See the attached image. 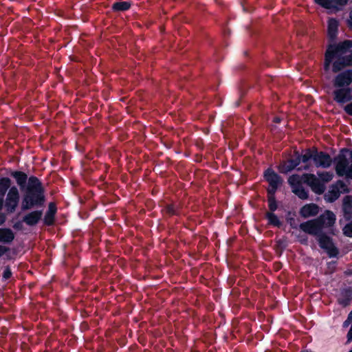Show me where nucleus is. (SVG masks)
Segmentation results:
<instances>
[{
    "label": "nucleus",
    "instance_id": "obj_1",
    "mask_svg": "<svg viewBox=\"0 0 352 352\" xmlns=\"http://www.w3.org/2000/svg\"><path fill=\"white\" fill-rule=\"evenodd\" d=\"M307 167L308 158L306 154L301 157L296 156L283 162L278 167L279 171L282 173H287L294 168H296L298 172L304 170L302 173L293 175L288 179V182L292 186L293 192L302 199L307 198L306 192V188L308 186Z\"/></svg>",
    "mask_w": 352,
    "mask_h": 352
},
{
    "label": "nucleus",
    "instance_id": "obj_2",
    "mask_svg": "<svg viewBox=\"0 0 352 352\" xmlns=\"http://www.w3.org/2000/svg\"><path fill=\"white\" fill-rule=\"evenodd\" d=\"M333 65V72H338L346 66L352 65V41L330 45L325 54V69Z\"/></svg>",
    "mask_w": 352,
    "mask_h": 352
},
{
    "label": "nucleus",
    "instance_id": "obj_3",
    "mask_svg": "<svg viewBox=\"0 0 352 352\" xmlns=\"http://www.w3.org/2000/svg\"><path fill=\"white\" fill-rule=\"evenodd\" d=\"M45 197L43 188L39 180L35 177L28 179L21 201V210H27L43 204Z\"/></svg>",
    "mask_w": 352,
    "mask_h": 352
},
{
    "label": "nucleus",
    "instance_id": "obj_4",
    "mask_svg": "<svg viewBox=\"0 0 352 352\" xmlns=\"http://www.w3.org/2000/svg\"><path fill=\"white\" fill-rule=\"evenodd\" d=\"M352 82V70H348L339 74L335 78L334 86L338 88L335 94V100L344 103L352 99V93L350 89L345 88Z\"/></svg>",
    "mask_w": 352,
    "mask_h": 352
},
{
    "label": "nucleus",
    "instance_id": "obj_5",
    "mask_svg": "<svg viewBox=\"0 0 352 352\" xmlns=\"http://www.w3.org/2000/svg\"><path fill=\"white\" fill-rule=\"evenodd\" d=\"M336 220L335 214L330 210H326L318 219L309 221V234L333 233Z\"/></svg>",
    "mask_w": 352,
    "mask_h": 352
},
{
    "label": "nucleus",
    "instance_id": "obj_6",
    "mask_svg": "<svg viewBox=\"0 0 352 352\" xmlns=\"http://www.w3.org/2000/svg\"><path fill=\"white\" fill-rule=\"evenodd\" d=\"M336 171L339 176H344L352 179V151L349 162L343 155H338L336 159Z\"/></svg>",
    "mask_w": 352,
    "mask_h": 352
},
{
    "label": "nucleus",
    "instance_id": "obj_7",
    "mask_svg": "<svg viewBox=\"0 0 352 352\" xmlns=\"http://www.w3.org/2000/svg\"><path fill=\"white\" fill-rule=\"evenodd\" d=\"M19 191L16 187H11L6 195L4 206L8 212H14L19 203Z\"/></svg>",
    "mask_w": 352,
    "mask_h": 352
},
{
    "label": "nucleus",
    "instance_id": "obj_8",
    "mask_svg": "<svg viewBox=\"0 0 352 352\" xmlns=\"http://www.w3.org/2000/svg\"><path fill=\"white\" fill-rule=\"evenodd\" d=\"M349 192V188L342 181H338L330 186L329 191L325 195V199L329 202L336 201L341 193Z\"/></svg>",
    "mask_w": 352,
    "mask_h": 352
},
{
    "label": "nucleus",
    "instance_id": "obj_9",
    "mask_svg": "<svg viewBox=\"0 0 352 352\" xmlns=\"http://www.w3.org/2000/svg\"><path fill=\"white\" fill-rule=\"evenodd\" d=\"M265 180L269 184L267 190L269 195H274L276 190L282 184L281 178L272 169L268 168L264 173Z\"/></svg>",
    "mask_w": 352,
    "mask_h": 352
},
{
    "label": "nucleus",
    "instance_id": "obj_10",
    "mask_svg": "<svg viewBox=\"0 0 352 352\" xmlns=\"http://www.w3.org/2000/svg\"><path fill=\"white\" fill-rule=\"evenodd\" d=\"M318 241L321 248L326 250L329 256H336L338 251L334 246L331 240L328 237L322 234H318Z\"/></svg>",
    "mask_w": 352,
    "mask_h": 352
},
{
    "label": "nucleus",
    "instance_id": "obj_11",
    "mask_svg": "<svg viewBox=\"0 0 352 352\" xmlns=\"http://www.w3.org/2000/svg\"><path fill=\"white\" fill-rule=\"evenodd\" d=\"M322 7L332 11H338L346 6L350 0H315Z\"/></svg>",
    "mask_w": 352,
    "mask_h": 352
},
{
    "label": "nucleus",
    "instance_id": "obj_12",
    "mask_svg": "<svg viewBox=\"0 0 352 352\" xmlns=\"http://www.w3.org/2000/svg\"><path fill=\"white\" fill-rule=\"evenodd\" d=\"M314 161L316 166L327 168L331 164V159L327 154L322 152L318 153L313 156Z\"/></svg>",
    "mask_w": 352,
    "mask_h": 352
},
{
    "label": "nucleus",
    "instance_id": "obj_13",
    "mask_svg": "<svg viewBox=\"0 0 352 352\" xmlns=\"http://www.w3.org/2000/svg\"><path fill=\"white\" fill-rule=\"evenodd\" d=\"M42 216V212L41 211H33L27 214L23 217V222L27 225L33 226L36 224Z\"/></svg>",
    "mask_w": 352,
    "mask_h": 352
},
{
    "label": "nucleus",
    "instance_id": "obj_14",
    "mask_svg": "<svg viewBox=\"0 0 352 352\" xmlns=\"http://www.w3.org/2000/svg\"><path fill=\"white\" fill-rule=\"evenodd\" d=\"M309 186L317 194H322L325 188L324 184L312 175H309Z\"/></svg>",
    "mask_w": 352,
    "mask_h": 352
},
{
    "label": "nucleus",
    "instance_id": "obj_15",
    "mask_svg": "<svg viewBox=\"0 0 352 352\" xmlns=\"http://www.w3.org/2000/svg\"><path fill=\"white\" fill-rule=\"evenodd\" d=\"M10 184L11 181L9 178L4 177L0 179V208L3 207V197Z\"/></svg>",
    "mask_w": 352,
    "mask_h": 352
},
{
    "label": "nucleus",
    "instance_id": "obj_16",
    "mask_svg": "<svg viewBox=\"0 0 352 352\" xmlns=\"http://www.w3.org/2000/svg\"><path fill=\"white\" fill-rule=\"evenodd\" d=\"M351 300L352 290L350 289L342 292L338 298L339 303L344 307L348 305Z\"/></svg>",
    "mask_w": 352,
    "mask_h": 352
},
{
    "label": "nucleus",
    "instance_id": "obj_17",
    "mask_svg": "<svg viewBox=\"0 0 352 352\" xmlns=\"http://www.w3.org/2000/svg\"><path fill=\"white\" fill-rule=\"evenodd\" d=\"M343 210L344 212L347 217L349 218L352 216V197L346 196L343 199Z\"/></svg>",
    "mask_w": 352,
    "mask_h": 352
},
{
    "label": "nucleus",
    "instance_id": "obj_18",
    "mask_svg": "<svg viewBox=\"0 0 352 352\" xmlns=\"http://www.w3.org/2000/svg\"><path fill=\"white\" fill-rule=\"evenodd\" d=\"M14 239V234L10 229H0V242L9 243Z\"/></svg>",
    "mask_w": 352,
    "mask_h": 352
},
{
    "label": "nucleus",
    "instance_id": "obj_19",
    "mask_svg": "<svg viewBox=\"0 0 352 352\" xmlns=\"http://www.w3.org/2000/svg\"><path fill=\"white\" fill-rule=\"evenodd\" d=\"M338 22L334 19H330L328 21V34L331 38H333L338 31Z\"/></svg>",
    "mask_w": 352,
    "mask_h": 352
},
{
    "label": "nucleus",
    "instance_id": "obj_20",
    "mask_svg": "<svg viewBox=\"0 0 352 352\" xmlns=\"http://www.w3.org/2000/svg\"><path fill=\"white\" fill-rule=\"evenodd\" d=\"M12 175L16 179L17 184L22 187L24 186L26 180H27V175L20 171H15L12 173Z\"/></svg>",
    "mask_w": 352,
    "mask_h": 352
},
{
    "label": "nucleus",
    "instance_id": "obj_21",
    "mask_svg": "<svg viewBox=\"0 0 352 352\" xmlns=\"http://www.w3.org/2000/svg\"><path fill=\"white\" fill-rule=\"evenodd\" d=\"M266 218L268 220L269 224L276 227H280L281 226V222L280 221L277 216L274 213L267 212L266 214Z\"/></svg>",
    "mask_w": 352,
    "mask_h": 352
},
{
    "label": "nucleus",
    "instance_id": "obj_22",
    "mask_svg": "<svg viewBox=\"0 0 352 352\" xmlns=\"http://www.w3.org/2000/svg\"><path fill=\"white\" fill-rule=\"evenodd\" d=\"M131 3L127 1L117 2L113 5V9L117 11H124L128 10Z\"/></svg>",
    "mask_w": 352,
    "mask_h": 352
},
{
    "label": "nucleus",
    "instance_id": "obj_23",
    "mask_svg": "<svg viewBox=\"0 0 352 352\" xmlns=\"http://www.w3.org/2000/svg\"><path fill=\"white\" fill-rule=\"evenodd\" d=\"M320 179L324 182H328L333 179V174L329 172H324L320 173L319 175Z\"/></svg>",
    "mask_w": 352,
    "mask_h": 352
},
{
    "label": "nucleus",
    "instance_id": "obj_24",
    "mask_svg": "<svg viewBox=\"0 0 352 352\" xmlns=\"http://www.w3.org/2000/svg\"><path fill=\"white\" fill-rule=\"evenodd\" d=\"M56 212L55 206L53 204H50L49 206V210L46 216V221L48 224H50L52 222V220H48L52 217V216Z\"/></svg>",
    "mask_w": 352,
    "mask_h": 352
},
{
    "label": "nucleus",
    "instance_id": "obj_25",
    "mask_svg": "<svg viewBox=\"0 0 352 352\" xmlns=\"http://www.w3.org/2000/svg\"><path fill=\"white\" fill-rule=\"evenodd\" d=\"M268 201H269V208H270V210L274 211L276 209L277 206H276V200L274 197V195H269Z\"/></svg>",
    "mask_w": 352,
    "mask_h": 352
},
{
    "label": "nucleus",
    "instance_id": "obj_26",
    "mask_svg": "<svg viewBox=\"0 0 352 352\" xmlns=\"http://www.w3.org/2000/svg\"><path fill=\"white\" fill-rule=\"evenodd\" d=\"M343 234L349 237H352V221L343 228Z\"/></svg>",
    "mask_w": 352,
    "mask_h": 352
},
{
    "label": "nucleus",
    "instance_id": "obj_27",
    "mask_svg": "<svg viewBox=\"0 0 352 352\" xmlns=\"http://www.w3.org/2000/svg\"><path fill=\"white\" fill-rule=\"evenodd\" d=\"M319 208L315 204H309V216L318 214Z\"/></svg>",
    "mask_w": 352,
    "mask_h": 352
},
{
    "label": "nucleus",
    "instance_id": "obj_28",
    "mask_svg": "<svg viewBox=\"0 0 352 352\" xmlns=\"http://www.w3.org/2000/svg\"><path fill=\"white\" fill-rule=\"evenodd\" d=\"M300 214L303 218H307V217H308V206L307 205L304 206L301 208Z\"/></svg>",
    "mask_w": 352,
    "mask_h": 352
},
{
    "label": "nucleus",
    "instance_id": "obj_29",
    "mask_svg": "<svg viewBox=\"0 0 352 352\" xmlns=\"http://www.w3.org/2000/svg\"><path fill=\"white\" fill-rule=\"evenodd\" d=\"M11 275H12V272H11L10 269L9 267H6L3 271V277L5 279H8L11 277Z\"/></svg>",
    "mask_w": 352,
    "mask_h": 352
},
{
    "label": "nucleus",
    "instance_id": "obj_30",
    "mask_svg": "<svg viewBox=\"0 0 352 352\" xmlns=\"http://www.w3.org/2000/svg\"><path fill=\"white\" fill-rule=\"evenodd\" d=\"M300 228L301 230L305 232V233L308 232V222L302 223L300 225Z\"/></svg>",
    "mask_w": 352,
    "mask_h": 352
},
{
    "label": "nucleus",
    "instance_id": "obj_31",
    "mask_svg": "<svg viewBox=\"0 0 352 352\" xmlns=\"http://www.w3.org/2000/svg\"><path fill=\"white\" fill-rule=\"evenodd\" d=\"M344 110L347 113L352 116V102L346 105L344 107Z\"/></svg>",
    "mask_w": 352,
    "mask_h": 352
},
{
    "label": "nucleus",
    "instance_id": "obj_32",
    "mask_svg": "<svg viewBox=\"0 0 352 352\" xmlns=\"http://www.w3.org/2000/svg\"><path fill=\"white\" fill-rule=\"evenodd\" d=\"M352 341V325L347 333V342H350Z\"/></svg>",
    "mask_w": 352,
    "mask_h": 352
},
{
    "label": "nucleus",
    "instance_id": "obj_33",
    "mask_svg": "<svg viewBox=\"0 0 352 352\" xmlns=\"http://www.w3.org/2000/svg\"><path fill=\"white\" fill-rule=\"evenodd\" d=\"M7 250L8 249L6 247L0 245V256L4 254Z\"/></svg>",
    "mask_w": 352,
    "mask_h": 352
},
{
    "label": "nucleus",
    "instance_id": "obj_34",
    "mask_svg": "<svg viewBox=\"0 0 352 352\" xmlns=\"http://www.w3.org/2000/svg\"><path fill=\"white\" fill-rule=\"evenodd\" d=\"M348 24L350 26V28H352V10L351 12L350 13V16L348 20Z\"/></svg>",
    "mask_w": 352,
    "mask_h": 352
},
{
    "label": "nucleus",
    "instance_id": "obj_35",
    "mask_svg": "<svg viewBox=\"0 0 352 352\" xmlns=\"http://www.w3.org/2000/svg\"><path fill=\"white\" fill-rule=\"evenodd\" d=\"M349 324H352L351 322L347 318V320L344 322L343 326L344 327H348Z\"/></svg>",
    "mask_w": 352,
    "mask_h": 352
},
{
    "label": "nucleus",
    "instance_id": "obj_36",
    "mask_svg": "<svg viewBox=\"0 0 352 352\" xmlns=\"http://www.w3.org/2000/svg\"><path fill=\"white\" fill-rule=\"evenodd\" d=\"M1 208H0V210ZM5 221L4 217L0 214V225L2 224Z\"/></svg>",
    "mask_w": 352,
    "mask_h": 352
},
{
    "label": "nucleus",
    "instance_id": "obj_37",
    "mask_svg": "<svg viewBox=\"0 0 352 352\" xmlns=\"http://www.w3.org/2000/svg\"><path fill=\"white\" fill-rule=\"evenodd\" d=\"M168 212H169L170 213H173V212H174L173 210L172 209V207H169V208H168Z\"/></svg>",
    "mask_w": 352,
    "mask_h": 352
},
{
    "label": "nucleus",
    "instance_id": "obj_38",
    "mask_svg": "<svg viewBox=\"0 0 352 352\" xmlns=\"http://www.w3.org/2000/svg\"><path fill=\"white\" fill-rule=\"evenodd\" d=\"M280 118H276L274 119V121H275L276 122H280Z\"/></svg>",
    "mask_w": 352,
    "mask_h": 352
},
{
    "label": "nucleus",
    "instance_id": "obj_39",
    "mask_svg": "<svg viewBox=\"0 0 352 352\" xmlns=\"http://www.w3.org/2000/svg\"><path fill=\"white\" fill-rule=\"evenodd\" d=\"M349 352H352V350H351V351H350Z\"/></svg>",
    "mask_w": 352,
    "mask_h": 352
}]
</instances>
